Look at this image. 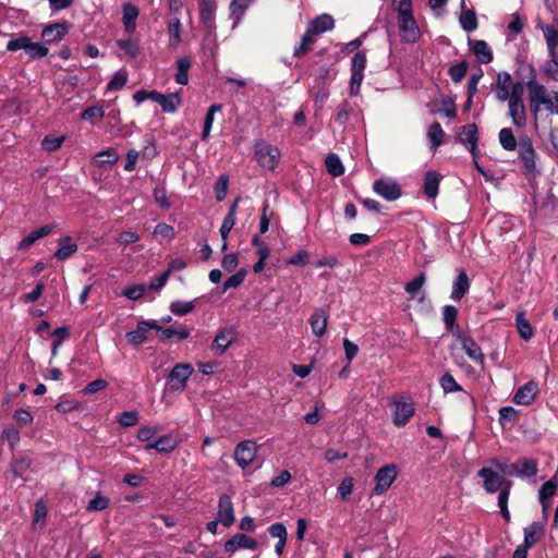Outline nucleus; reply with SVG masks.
Here are the masks:
<instances>
[{"instance_id":"c756f323","label":"nucleus","mask_w":558,"mask_h":558,"mask_svg":"<svg viewBox=\"0 0 558 558\" xmlns=\"http://www.w3.org/2000/svg\"><path fill=\"white\" fill-rule=\"evenodd\" d=\"M441 175L436 171H428L424 177L423 190L426 197L434 199L438 194Z\"/></svg>"},{"instance_id":"e433bc0d","label":"nucleus","mask_w":558,"mask_h":558,"mask_svg":"<svg viewBox=\"0 0 558 558\" xmlns=\"http://www.w3.org/2000/svg\"><path fill=\"white\" fill-rule=\"evenodd\" d=\"M445 132L438 122H434L429 125L427 130V140L429 142V146L432 150H436L445 140Z\"/></svg>"},{"instance_id":"5fc2aeb1","label":"nucleus","mask_w":558,"mask_h":558,"mask_svg":"<svg viewBox=\"0 0 558 558\" xmlns=\"http://www.w3.org/2000/svg\"><path fill=\"white\" fill-rule=\"evenodd\" d=\"M25 52L32 59H39L46 57L49 52V49L40 43H33L28 37Z\"/></svg>"},{"instance_id":"f257e3e1","label":"nucleus","mask_w":558,"mask_h":558,"mask_svg":"<svg viewBox=\"0 0 558 558\" xmlns=\"http://www.w3.org/2000/svg\"><path fill=\"white\" fill-rule=\"evenodd\" d=\"M254 158L258 166L267 171L274 172L280 160L281 150L278 146L272 145L265 140H258L254 143Z\"/></svg>"},{"instance_id":"2f4dec72","label":"nucleus","mask_w":558,"mask_h":558,"mask_svg":"<svg viewBox=\"0 0 558 558\" xmlns=\"http://www.w3.org/2000/svg\"><path fill=\"white\" fill-rule=\"evenodd\" d=\"M471 49L480 63L487 64L493 61V51L484 40H474Z\"/></svg>"},{"instance_id":"a211bd4d","label":"nucleus","mask_w":558,"mask_h":558,"mask_svg":"<svg viewBox=\"0 0 558 558\" xmlns=\"http://www.w3.org/2000/svg\"><path fill=\"white\" fill-rule=\"evenodd\" d=\"M70 25L68 23H53L44 27L41 37L47 44L59 43L68 34Z\"/></svg>"},{"instance_id":"58836bf2","label":"nucleus","mask_w":558,"mask_h":558,"mask_svg":"<svg viewBox=\"0 0 558 558\" xmlns=\"http://www.w3.org/2000/svg\"><path fill=\"white\" fill-rule=\"evenodd\" d=\"M515 327L520 337L523 340H530L534 336V328L530 324V322L525 318L524 312H519L515 315Z\"/></svg>"},{"instance_id":"680f3d73","label":"nucleus","mask_w":558,"mask_h":558,"mask_svg":"<svg viewBox=\"0 0 558 558\" xmlns=\"http://www.w3.org/2000/svg\"><path fill=\"white\" fill-rule=\"evenodd\" d=\"M65 137L64 136H52L48 135L46 136L41 142V147L46 151H56L58 150L62 144L64 143Z\"/></svg>"},{"instance_id":"de8ad7c7","label":"nucleus","mask_w":558,"mask_h":558,"mask_svg":"<svg viewBox=\"0 0 558 558\" xmlns=\"http://www.w3.org/2000/svg\"><path fill=\"white\" fill-rule=\"evenodd\" d=\"M191 335V329L184 325H180L177 328H163L161 333L162 340L177 338L178 340L187 339Z\"/></svg>"},{"instance_id":"69168bd1","label":"nucleus","mask_w":558,"mask_h":558,"mask_svg":"<svg viewBox=\"0 0 558 558\" xmlns=\"http://www.w3.org/2000/svg\"><path fill=\"white\" fill-rule=\"evenodd\" d=\"M45 289H46V284L44 282H38L36 284V287L33 289V291L23 294L20 298V300H21V302H23L25 304L34 303V302H36L41 296V294L44 293Z\"/></svg>"},{"instance_id":"f8f14e48","label":"nucleus","mask_w":558,"mask_h":558,"mask_svg":"<svg viewBox=\"0 0 558 558\" xmlns=\"http://www.w3.org/2000/svg\"><path fill=\"white\" fill-rule=\"evenodd\" d=\"M194 368L189 363L177 364L169 375L171 389L175 391H183L186 387L187 380L192 376Z\"/></svg>"},{"instance_id":"13d9d810","label":"nucleus","mask_w":558,"mask_h":558,"mask_svg":"<svg viewBox=\"0 0 558 558\" xmlns=\"http://www.w3.org/2000/svg\"><path fill=\"white\" fill-rule=\"evenodd\" d=\"M126 339L132 344H141L147 340L146 325L138 323L136 330L129 331Z\"/></svg>"},{"instance_id":"bf43d9fd","label":"nucleus","mask_w":558,"mask_h":558,"mask_svg":"<svg viewBox=\"0 0 558 558\" xmlns=\"http://www.w3.org/2000/svg\"><path fill=\"white\" fill-rule=\"evenodd\" d=\"M468 63L465 61L453 64L449 68L448 74L454 83H460L468 72Z\"/></svg>"},{"instance_id":"473e14b6","label":"nucleus","mask_w":558,"mask_h":558,"mask_svg":"<svg viewBox=\"0 0 558 558\" xmlns=\"http://www.w3.org/2000/svg\"><path fill=\"white\" fill-rule=\"evenodd\" d=\"M182 104V98L180 93H170V94H162L160 97V100L158 105L161 107L162 111L166 113H174L177 112L178 108Z\"/></svg>"},{"instance_id":"4c0bfd02","label":"nucleus","mask_w":558,"mask_h":558,"mask_svg":"<svg viewBox=\"0 0 558 558\" xmlns=\"http://www.w3.org/2000/svg\"><path fill=\"white\" fill-rule=\"evenodd\" d=\"M542 32L547 44L549 56L554 57L558 47V28L554 25L546 24L542 26Z\"/></svg>"},{"instance_id":"a878e982","label":"nucleus","mask_w":558,"mask_h":558,"mask_svg":"<svg viewBox=\"0 0 558 558\" xmlns=\"http://www.w3.org/2000/svg\"><path fill=\"white\" fill-rule=\"evenodd\" d=\"M558 488V481L556 476L551 477L547 482H545L539 492H538V499L543 507V511L546 512L547 509L550 507V499L556 494V490Z\"/></svg>"},{"instance_id":"603ef678","label":"nucleus","mask_w":558,"mask_h":558,"mask_svg":"<svg viewBox=\"0 0 558 558\" xmlns=\"http://www.w3.org/2000/svg\"><path fill=\"white\" fill-rule=\"evenodd\" d=\"M325 166L328 173H330L332 177H339L344 172V168L340 158L335 154H329L326 157Z\"/></svg>"},{"instance_id":"1a4fd4ad","label":"nucleus","mask_w":558,"mask_h":558,"mask_svg":"<svg viewBox=\"0 0 558 558\" xmlns=\"http://www.w3.org/2000/svg\"><path fill=\"white\" fill-rule=\"evenodd\" d=\"M398 476L396 464H387L378 469L375 474V487L373 494L380 496L385 494Z\"/></svg>"},{"instance_id":"0eeeda50","label":"nucleus","mask_w":558,"mask_h":558,"mask_svg":"<svg viewBox=\"0 0 558 558\" xmlns=\"http://www.w3.org/2000/svg\"><path fill=\"white\" fill-rule=\"evenodd\" d=\"M366 68V54L364 51L356 52L351 61L350 95L356 96L361 90Z\"/></svg>"},{"instance_id":"f704fd0d","label":"nucleus","mask_w":558,"mask_h":558,"mask_svg":"<svg viewBox=\"0 0 558 558\" xmlns=\"http://www.w3.org/2000/svg\"><path fill=\"white\" fill-rule=\"evenodd\" d=\"M216 9L214 0H203L199 4L201 21L208 28L213 27Z\"/></svg>"},{"instance_id":"a18cd8bd","label":"nucleus","mask_w":558,"mask_h":558,"mask_svg":"<svg viewBox=\"0 0 558 558\" xmlns=\"http://www.w3.org/2000/svg\"><path fill=\"white\" fill-rule=\"evenodd\" d=\"M119 159V155L114 148H109L107 150L98 153L94 162L99 167L111 166L114 165Z\"/></svg>"},{"instance_id":"9d476101","label":"nucleus","mask_w":558,"mask_h":558,"mask_svg":"<svg viewBox=\"0 0 558 558\" xmlns=\"http://www.w3.org/2000/svg\"><path fill=\"white\" fill-rule=\"evenodd\" d=\"M258 451V446L253 440H244L235 446L234 449V460L236 464L245 470L248 468L255 460Z\"/></svg>"},{"instance_id":"6ab92c4d","label":"nucleus","mask_w":558,"mask_h":558,"mask_svg":"<svg viewBox=\"0 0 558 558\" xmlns=\"http://www.w3.org/2000/svg\"><path fill=\"white\" fill-rule=\"evenodd\" d=\"M519 156L527 171H533L536 167V153L529 138L519 143Z\"/></svg>"},{"instance_id":"b1692460","label":"nucleus","mask_w":558,"mask_h":558,"mask_svg":"<svg viewBox=\"0 0 558 558\" xmlns=\"http://www.w3.org/2000/svg\"><path fill=\"white\" fill-rule=\"evenodd\" d=\"M545 534V523L544 522H533L529 526L524 529V542L523 544L527 547H533L536 543H538Z\"/></svg>"},{"instance_id":"6e6d98bb","label":"nucleus","mask_w":558,"mask_h":558,"mask_svg":"<svg viewBox=\"0 0 558 558\" xmlns=\"http://www.w3.org/2000/svg\"><path fill=\"white\" fill-rule=\"evenodd\" d=\"M439 384L445 393L458 392L462 390V387L457 383L450 373H445L440 377Z\"/></svg>"},{"instance_id":"5701e85b","label":"nucleus","mask_w":558,"mask_h":558,"mask_svg":"<svg viewBox=\"0 0 558 558\" xmlns=\"http://www.w3.org/2000/svg\"><path fill=\"white\" fill-rule=\"evenodd\" d=\"M308 323H310L312 332L316 337L322 338L326 333L328 316L324 310L318 308V310L314 311V313L311 315Z\"/></svg>"},{"instance_id":"20e7f679","label":"nucleus","mask_w":558,"mask_h":558,"mask_svg":"<svg viewBox=\"0 0 558 558\" xmlns=\"http://www.w3.org/2000/svg\"><path fill=\"white\" fill-rule=\"evenodd\" d=\"M518 95L524 94V85L521 82H513L511 75L507 72L497 75L495 94L498 100L506 101Z\"/></svg>"},{"instance_id":"c9c22d12","label":"nucleus","mask_w":558,"mask_h":558,"mask_svg":"<svg viewBox=\"0 0 558 558\" xmlns=\"http://www.w3.org/2000/svg\"><path fill=\"white\" fill-rule=\"evenodd\" d=\"M252 0H232L230 3V17L233 20V28L236 27L251 5Z\"/></svg>"},{"instance_id":"39448f33","label":"nucleus","mask_w":558,"mask_h":558,"mask_svg":"<svg viewBox=\"0 0 558 558\" xmlns=\"http://www.w3.org/2000/svg\"><path fill=\"white\" fill-rule=\"evenodd\" d=\"M397 24L402 41L415 44L421 38V31L413 12L397 15Z\"/></svg>"},{"instance_id":"4468645a","label":"nucleus","mask_w":558,"mask_h":558,"mask_svg":"<svg viewBox=\"0 0 558 558\" xmlns=\"http://www.w3.org/2000/svg\"><path fill=\"white\" fill-rule=\"evenodd\" d=\"M538 392V384L534 380H530L517 389L513 396V402L519 405H530L534 402Z\"/></svg>"},{"instance_id":"c03bdc74","label":"nucleus","mask_w":558,"mask_h":558,"mask_svg":"<svg viewBox=\"0 0 558 558\" xmlns=\"http://www.w3.org/2000/svg\"><path fill=\"white\" fill-rule=\"evenodd\" d=\"M104 117L105 110L102 107L99 106L88 107L81 113V119L89 122L93 125L99 123L104 119Z\"/></svg>"},{"instance_id":"052dcab7","label":"nucleus","mask_w":558,"mask_h":558,"mask_svg":"<svg viewBox=\"0 0 558 558\" xmlns=\"http://www.w3.org/2000/svg\"><path fill=\"white\" fill-rule=\"evenodd\" d=\"M117 46L129 57H135L138 53V43L134 39H118Z\"/></svg>"},{"instance_id":"423d86ee","label":"nucleus","mask_w":558,"mask_h":558,"mask_svg":"<svg viewBox=\"0 0 558 558\" xmlns=\"http://www.w3.org/2000/svg\"><path fill=\"white\" fill-rule=\"evenodd\" d=\"M392 422L397 427L405 426L415 413L414 402L408 397L393 399Z\"/></svg>"},{"instance_id":"9b49d317","label":"nucleus","mask_w":558,"mask_h":558,"mask_svg":"<svg viewBox=\"0 0 558 558\" xmlns=\"http://www.w3.org/2000/svg\"><path fill=\"white\" fill-rule=\"evenodd\" d=\"M502 475L504 474L497 468L494 470L492 468L484 466L478 471V476L483 480V487L489 494L498 492L504 488L507 483H510L509 481H506Z\"/></svg>"},{"instance_id":"bb28decb","label":"nucleus","mask_w":558,"mask_h":558,"mask_svg":"<svg viewBox=\"0 0 558 558\" xmlns=\"http://www.w3.org/2000/svg\"><path fill=\"white\" fill-rule=\"evenodd\" d=\"M54 229V226L53 225H47V226H44L37 230H34L32 231L28 235H26L25 238H23L19 245H17V248L20 251H25L27 250L28 247H31L36 241L49 235L50 233H52Z\"/></svg>"},{"instance_id":"aec40b11","label":"nucleus","mask_w":558,"mask_h":558,"mask_svg":"<svg viewBox=\"0 0 558 558\" xmlns=\"http://www.w3.org/2000/svg\"><path fill=\"white\" fill-rule=\"evenodd\" d=\"M179 444L180 441L175 436L167 434L159 437L156 441L147 444L145 449H155L160 453H170L179 446Z\"/></svg>"},{"instance_id":"6e6552de","label":"nucleus","mask_w":558,"mask_h":558,"mask_svg":"<svg viewBox=\"0 0 558 558\" xmlns=\"http://www.w3.org/2000/svg\"><path fill=\"white\" fill-rule=\"evenodd\" d=\"M454 337L460 342L462 350L469 359L480 366H484L485 356L477 342L469 335L464 333L460 328L454 331Z\"/></svg>"},{"instance_id":"ea45409f","label":"nucleus","mask_w":558,"mask_h":558,"mask_svg":"<svg viewBox=\"0 0 558 558\" xmlns=\"http://www.w3.org/2000/svg\"><path fill=\"white\" fill-rule=\"evenodd\" d=\"M316 40L317 36L311 33V31L306 29L305 34L301 38V43L299 44V46L294 48V57H302L308 53L312 50Z\"/></svg>"},{"instance_id":"412c9836","label":"nucleus","mask_w":558,"mask_h":558,"mask_svg":"<svg viewBox=\"0 0 558 558\" xmlns=\"http://www.w3.org/2000/svg\"><path fill=\"white\" fill-rule=\"evenodd\" d=\"M458 138L472 155H475L477 147V128L475 124H466L462 126L458 134Z\"/></svg>"},{"instance_id":"f03ea898","label":"nucleus","mask_w":558,"mask_h":558,"mask_svg":"<svg viewBox=\"0 0 558 558\" xmlns=\"http://www.w3.org/2000/svg\"><path fill=\"white\" fill-rule=\"evenodd\" d=\"M492 463L504 475H518L521 477H531L536 475L538 471L537 461L534 459H519L514 463L507 464L498 459H493Z\"/></svg>"},{"instance_id":"393cba45","label":"nucleus","mask_w":558,"mask_h":558,"mask_svg":"<svg viewBox=\"0 0 558 558\" xmlns=\"http://www.w3.org/2000/svg\"><path fill=\"white\" fill-rule=\"evenodd\" d=\"M335 27V21L329 14H320L308 23L307 29L318 36L325 32L331 31Z\"/></svg>"},{"instance_id":"dca6fc26","label":"nucleus","mask_w":558,"mask_h":558,"mask_svg":"<svg viewBox=\"0 0 558 558\" xmlns=\"http://www.w3.org/2000/svg\"><path fill=\"white\" fill-rule=\"evenodd\" d=\"M257 542L245 534L238 533L225 543V550L228 554H234L240 549H256Z\"/></svg>"},{"instance_id":"0e129e2a","label":"nucleus","mask_w":558,"mask_h":558,"mask_svg":"<svg viewBox=\"0 0 558 558\" xmlns=\"http://www.w3.org/2000/svg\"><path fill=\"white\" fill-rule=\"evenodd\" d=\"M110 500L108 497L97 493L96 496L89 500L87 505V510L89 511H101L108 508Z\"/></svg>"},{"instance_id":"7ed1b4c3","label":"nucleus","mask_w":558,"mask_h":558,"mask_svg":"<svg viewBox=\"0 0 558 558\" xmlns=\"http://www.w3.org/2000/svg\"><path fill=\"white\" fill-rule=\"evenodd\" d=\"M527 89H529L530 108L534 114H537V112L541 111L542 109H544L546 111L551 110L553 93H549L548 89L544 85L536 83V82H529Z\"/></svg>"},{"instance_id":"338daca9","label":"nucleus","mask_w":558,"mask_h":558,"mask_svg":"<svg viewBox=\"0 0 558 558\" xmlns=\"http://www.w3.org/2000/svg\"><path fill=\"white\" fill-rule=\"evenodd\" d=\"M353 485L354 483L352 477L347 476L342 478L338 486V495L341 498V500L345 501L349 498V496L353 492Z\"/></svg>"},{"instance_id":"37998d69","label":"nucleus","mask_w":558,"mask_h":558,"mask_svg":"<svg viewBox=\"0 0 558 558\" xmlns=\"http://www.w3.org/2000/svg\"><path fill=\"white\" fill-rule=\"evenodd\" d=\"M426 282L425 272H421L418 276L405 283L404 290L411 299H415L416 295L423 290Z\"/></svg>"},{"instance_id":"7c9ffc66","label":"nucleus","mask_w":558,"mask_h":558,"mask_svg":"<svg viewBox=\"0 0 558 558\" xmlns=\"http://www.w3.org/2000/svg\"><path fill=\"white\" fill-rule=\"evenodd\" d=\"M236 205H238V199L230 207V210L227 214V216L225 217V219L222 221V225L220 227V234H221V238H222V246H221L222 251L227 250V246H228V244H227L228 235H229L230 231L232 230V228L235 225Z\"/></svg>"},{"instance_id":"774afa93","label":"nucleus","mask_w":558,"mask_h":558,"mask_svg":"<svg viewBox=\"0 0 558 558\" xmlns=\"http://www.w3.org/2000/svg\"><path fill=\"white\" fill-rule=\"evenodd\" d=\"M229 185V178L226 174H222L218 178L215 184V193L217 201L221 202L225 199Z\"/></svg>"},{"instance_id":"4d7b16f0","label":"nucleus","mask_w":558,"mask_h":558,"mask_svg":"<svg viewBox=\"0 0 558 558\" xmlns=\"http://www.w3.org/2000/svg\"><path fill=\"white\" fill-rule=\"evenodd\" d=\"M460 24L465 32H473L477 28V19L472 10L463 11L460 15Z\"/></svg>"},{"instance_id":"ddd939ff","label":"nucleus","mask_w":558,"mask_h":558,"mask_svg":"<svg viewBox=\"0 0 558 558\" xmlns=\"http://www.w3.org/2000/svg\"><path fill=\"white\" fill-rule=\"evenodd\" d=\"M373 190L376 194L389 202L397 201L401 196V187L399 184L388 178L376 180L373 184Z\"/></svg>"},{"instance_id":"cd10ccee","label":"nucleus","mask_w":558,"mask_h":558,"mask_svg":"<svg viewBox=\"0 0 558 558\" xmlns=\"http://www.w3.org/2000/svg\"><path fill=\"white\" fill-rule=\"evenodd\" d=\"M470 279L464 270H461L452 284L451 299L460 301L470 290Z\"/></svg>"},{"instance_id":"e2e57ef3","label":"nucleus","mask_w":558,"mask_h":558,"mask_svg":"<svg viewBox=\"0 0 558 558\" xmlns=\"http://www.w3.org/2000/svg\"><path fill=\"white\" fill-rule=\"evenodd\" d=\"M195 308L193 302L174 301L170 304V311L178 316H184Z\"/></svg>"},{"instance_id":"4be33fe9","label":"nucleus","mask_w":558,"mask_h":558,"mask_svg":"<svg viewBox=\"0 0 558 558\" xmlns=\"http://www.w3.org/2000/svg\"><path fill=\"white\" fill-rule=\"evenodd\" d=\"M235 333L231 328L221 329L215 337L213 342V350L216 354H222L234 341Z\"/></svg>"},{"instance_id":"72a5a7b5","label":"nucleus","mask_w":558,"mask_h":558,"mask_svg":"<svg viewBox=\"0 0 558 558\" xmlns=\"http://www.w3.org/2000/svg\"><path fill=\"white\" fill-rule=\"evenodd\" d=\"M77 252V244L72 241L70 236H64L59 240V248L54 253L58 260H65Z\"/></svg>"},{"instance_id":"09e8293b","label":"nucleus","mask_w":558,"mask_h":558,"mask_svg":"<svg viewBox=\"0 0 558 558\" xmlns=\"http://www.w3.org/2000/svg\"><path fill=\"white\" fill-rule=\"evenodd\" d=\"M511 483H507V485L499 489L498 496V507L500 509V513L502 518L508 522L510 521V512L508 510V499L510 495Z\"/></svg>"},{"instance_id":"3c124183","label":"nucleus","mask_w":558,"mask_h":558,"mask_svg":"<svg viewBox=\"0 0 558 558\" xmlns=\"http://www.w3.org/2000/svg\"><path fill=\"white\" fill-rule=\"evenodd\" d=\"M181 21L178 17L172 19L168 25L169 44L177 47L181 43Z\"/></svg>"},{"instance_id":"2eb2a0df","label":"nucleus","mask_w":558,"mask_h":558,"mask_svg":"<svg viewBox=\"0 0 558 558\" xmlns=\"http://www.w3.org/2000/svg\"><path fill=\"white\" fill-rule=\"evenodd\" d=\"M509 114L512 122L518 128H524L526 125V112L523 102V95L515 93L514 97L508 100Z\"/></svg>"},{"instance_id":"f3484780","label":"nucleus","mask_w":558,"mask_h":558,"mask_svg":"<svg viewBox=\"0 0 558 558\" xmlns=\"http://www.w3.org/2000/svg\"><path fill=\"white\" fill-rule=\"evenodd\" d=\"M217 519L226 527H229L233 524L235 518L233 504L230 496L222 495L219 498Z\"/></svg>"},{"instance_id":"49530a36","label":"nucleus","mask_w":558,"mask_h":558,"mask_svg":"<svg viewBox=\"0 0 558 558\" xmlns=\"http://www.w3.org/2000/svg\"><path fill=\"white\" fill-rule=\"evenodd\" d=\"M178 72L175 81L178 84L186 85L189 83V70L191 68V60L187 57L180 58L177 61Z\"/></svg>"},{"instance_id":"a19ab883","label":"nucleus","mask_w":558,"mask_h":558,"mask_svg":"<svg viewBox=\"0 0 558 558\" xmlns=\"http://www.w3.org/2000/svg\"><path fill=\"white\" fill-rule=\"evenodd\" d=\"M222 110V106L221 105H218V104H215V105H211L205 116V119H204V126H203V132H202V140L203 141H207L209 138V135H210V131H211V128H213V123H214V120H215V114L217 112H220Z\"/></svg>"},{"instance_id":"c85d7f7f","label":"nucleus","mask_w":558,"mask_h":558,"mask_svg":"<svg viewBox=\"0 0 558 558\" xmlns=\"http://www.w3.org/2000/svg\"><path fill=\"white\" fill-rule=\"evenodd\" d=\"M122 23L126 33L132 34L136 29V20L138 17L140 11L132 3H125L122 8Z\"/></svg>"},{"instance_id":"79ce46f5","label":"nucleus","mask_w":558,"mask_h":558,"mask_svg":"<svg viewBox=\"0 0 558 558\" xmlns=\"http://www.w3.org/2000/svg\"><path fill=\"white\" fill-rule=\"evenodd\" d=\"M129 81L126 70L121 69L117 71L110 82L107 84L106 92H118L122 89Z\"/></svg>"},{"instance_id":"864d4df0","label":"nucleus","mask_w":558,"mask_h":558,"mask_svg":"<svg viewBox=\"0 0 558 558\" xmlns=\"http://www.w3.org/2000/svg\"><path fill=\"white\" fill-rule=\"evenodd\" d=\"M457 316H458V311L454 306L446 305L442 308V318H444L446 328L448 330L452 331L453 333L457 330V328H459L458 326H456Z\"/></svg>"},{"instance_id":"8fccbe9b","label":"nucleus","mask_w":558,"mask_h":558,"mask_svg":"<svg viewBox=\"0 0 558 558\" xmlns=\"http://www.w3.org/2000/svg\"><path fill=\"white\" fill-rule=\"evenodd\" d=\"M499 142L504 149L513 151L517 146V140L511 129L504 128L499 132Z\"/></svg>"}]
</instances>
